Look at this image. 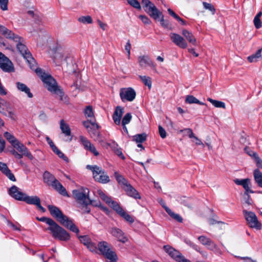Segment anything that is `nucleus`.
Returning a JSON list of instances; mask_svg holds the SVG:
<instances>
[{"label":"nucleus","instance_id":"nucleus-36","mask_svg":"<svg viewBox=\"0 0 262 262\" xmlns=\"http://www.w3.org/2000/svg\"><path fill=\"white\" fill-rule=\"evenodd\" d=\"M10 104L5 100L0 98V113L5 116L7 115L5 111H8Z\"/></svg>","mask_w":262,"mask_h":262},{"label":"nucleus","instance_id":"nucleus-64","mask_svg":"<svg viewBox=\"0 0 262 262\" xmlns=\"http://www.w3.org/2000/svg\"><path fill=\"white\" fill-rule=\"evenodd\" d=\"M9 168L5 163L0 162V170L4 173Z\"/></svg>","mask_w":262,"mask_h":262},{"label":"nucleus","instance_id":"nucleus-24","mask_svg":"<svg viewBox=\"0 0 262 262\" xmlns=\"http://www.w3.org/2000/svg\"><path fill=\"white\" fill-rule=\"evenodd\" d=\"M83 114L85 117L87 119V120L85 121H88L91 122V124H94L96 121L94 113L93 112V107L91 105L86 106L84 110Z\"/></svg>","mask_w":262,"mask_h":262},{"label":"nucleus","instance_id":"nucleus-57","mask_svg":"<svg viewBox=\"0 0 262 262\" xmlns=\"http://www.w3.org/2000/svg\"><path fill=\"white\" fill-rule=\"evenodd\" d=\"M89 204L93 205V206L99 207L101 205V202L99 201L91 200L89 198L88 200Z\"/></svg>","mask_w":262,"mask_h":262},{"label":"nucleus","instance_id":"nucleus-30","mask_svg":"<svg viewBox=\"0 0 262 262\" xmlns=\"http://www.w3.org/2000/svg\"><path fill=\"white\" fill-rule=\"evenodd\" d=\"M16 85L17 89L19 91L24 92L29 98H31L33 97V94L31 93L30 89L26 84L20 82H17Z\"/></svg>","mask_w":262,"mask_h":262},{"label":"nucleus","instance_id":"nucleus-23","mask_svg":"<svg viewBox=\"0 0 262 262\" xmlns=\"http://www.w3.org/2000/svg\"><path fill=\"white\" fill-rule=\"evenodd\" d=\"M53 57L54 60L57 62H60L67 59L68 58V54L64 50L59 48L55 51Z\"/></svg>","mask_w":262,"mask_h":262},{"label":"nucleus","instance_id":"nucleus-55","mask_svg":"<svg viewBox=\"0 0 262 262\" xmlns=\"http://www.w3.org/2000/svg\"><path fill=\"white\" fill-rule=\"evenodd\" d=\"M158 128L160 137L162 139L165 138L167 136V134L165 130L161 125H159Z\"/></svg>","mask_w":262,"mask_h":262},{"label":"nucleus","instance_id":"nucleus-8","mask_svg":"<svg viewBox=\"0 0 262 262\" xmlns=\"http://www.w3.org/2000/svg\"><path fill=\"white\" fill-rule=\"evenodd\" d=\"M243 212L247 224L250 228L256 229H261L262 225L258 221L256 214L253 212L248 211L246 210H244Z\"/></svg>","mask_w":262,"mask_h":262},{"label":"nucleus","instance_id":"nucleus-20","mask_svg":"<svg viewBox=\"0 0 262 262\" xmlns=\"http://www.w3.org/2000/svg\"><path fill=\"white\" fill-rule=\"evenodd\" d=\"M110 233L117 240L122 243H125L128 241L127 237L122 230L116 227L112 228L110 231Z\"/></svg>","mask_w":262,"mask_h":262},{"label":"nucleus","instance_id":"nucleus-28","mask_svg":"<svg viewBox=\"0 0 262 262\" xmlns=\"http://www.w3.org/2000/svg\"><path fill=\"white\" fill-rule=\"evenodd\" d=\"M97 193L100 198L107 203L113 209L115 208V206L118 203L114 201H113L111 198L107 196L101 190H98Z\"/></svg>","mask_w":262,"mask_h":262},{"label":"nucleus","instance_id":"nucleus-22","mask_svg":"<svg viewBox=\"0 0 262 262\" xmlns=\"http://www.w3.org/2000/svg\"><path fill=\"white\" fill-rule=\"evenodd\" d=\"M9 194L12 198L18 201H21L25 193L21 191L19 188L15 185H13L9 188Z\"/></svg>","mask_w":262,"mask_h":262},{"label":"nucleus","instance_id":"nucleus-13","mask_svg":"<svg viewBox=\"0 0 262 262\" xmlns=\"http://www.w3.org/2000/svg\"><path fill=\"white\" fill-rule=\"evenodd\" d=\"M120 97L123 102L133 101L136 96L135 91L132 88H121L120 90Z\"/></svg>","mask_w":262,"mask_h":262},{"label":"nucleus","instance_id":"nucleus-3","mask_svg":"<svg viewBox=\"0 0 262 262\" xmlns=\"http://www.w3.org/2000/svg\"><path fill=\"white\" fill-rule=\"evenodd\" d=\"M38 220L40 221L45 222L49 226L46 228V230L50 231L54 238L62 241H67L70 239V234L52 219L42 217L39 219H38Z\"/></svg>","mask_w":262,"mask_h":262},{"label":"nucleus","instance_id":"nucleus-37","mask_svg":"<svg viewBox=\"0 0 262 262\" xmlns=\"http://www.w3.org/2000/svg\"><path fill=\"white\" fill-rule=\"evenodd\" d=\"M185 102L189 104L196 103L202 105H205V103L200 101L192 95H187L186 97Z\"/></svg>","mask_w":262,"mask_h":262},{"label":"nucleus","instance_id":"nucleus-2","mask_svg":"<svg viewBox=\"0 0 262 262\" xmlns=\"http://www.w3.org/2000/svg\"><path fill=\"white\" fill-rule=\"evenodd\" d=\"M34 70L38 76L40 77L44 83L45 87L52 94L57 95L60 101H63L65 103H68L69 100L68 97L65 95L62 90L58 86L56 81L51 75L43 72L40 68L36 67Z\"/></svg>","mask_w":262,"mask_h":262},{"label":"nucleus","instance_id":"nucleus-9","mask_svg":"<svg viewBox=\"0 0 262 262\" xmlns=\"http://www.w3.org/2000/svg\"><path fill=\"white\" fill-rule=\"evenodd\" d=\"M72 194L76 201L81 205L88 204L89 190L87 188L82 187L79 189L73 190Z\"/></svg>","mask_w":262,"mask_h":262},{"label":"nucleus","instance_id":"nucleus-51","mask_svg":"<svg viewBox=\"0 0 262 262\" xmlns=\"http://www.w3.org/2000/svg\"><path fill=\"white\" fill-rule=\"evenodd\" d=\"M9 0H0V7L3 11L8 10V4Z\"/></svg>","mask_w":262,"mask_h":262},{"label":"nucleus","instance_id":"nucleus-26","mask_svg":"<svg viewBox=\"0 0 262 262\" xmlns=\"http://www.w3.org/2000/svg\"><path fill=\"white\" fill-rule=\"evenodd\" d=\"M124 190L126 192L127 194L135 199H140L141 196L138 192L129 184L125 185L123 187Z\"/></svg>","mask_w":262,"mask_h":262},{"label":"nucleus","instance_id":"nucleus-25","mask_svg":"<svg viewBox=\"0 0 262 262\" xmlns=\"http://www.w3.org/2000/svg\"><path fill=\"white\" fill-rule=\"evenodd\" d=\"M234 182L237 185H241L244 188L246 193L247 192L253 193L254 191L250 189V180L249 179H236L234 180Z\"/></svg>","mask_w":262,"mask_h":262},{"label":"nucleus","instance_id":"nucleus-54","mask_svg":"<svg viewBox=\"0 0 262 262\" xmlns=\"http://www.w3.org/2000/svg\"><path fill=\"white\" fill-rule=\"evenodd\" d=\"M160 23L161 26L164 28H169L170 27V24L167 20L164 19L163 16H162L160 19Z\"/></svg>","mask_w":262,"mask_h":262},{"label":"nucleus","instance_id":"nucleus-34","mask_svg":"<svg viewBox=\"0 0 262 262\" xmlns=\"http://www.w3.org/2000/svg\"><path fill=\"white\" fill-rule=\"evenodd\" d=\"M261 51L262 49H258L255 54L247 57V60L250 62H256L258 61L261 57Z\"/></svg>","mask_w":262,"mask_h":262},{"label":"nucleus","instance_id":"nucleus-21","mask_svg":"<svg viewBox=\"0 0 262 262\" xmlns=\"http://www.w3.org/2000/svg\"><path fill=\"white\" fill-rule=\"evenodd\" d=\"M115 208L114 210L122 217H123L126 221L129 222V223H133L134 222V219L133 217L126 213L123 209L120 206V205L116 204V206H114Z\"/></svg>","mask_w":262,"mask_h":262},{"label":"nucleus","instance_id":"nucleus-63","mask_svg":"<svg viewBox=\"0 0 262 262\" xmlns=\"http://www.w3.org/2000/svg\"><path fill=\"white\" fill-rule=\"evenodd\" d=\"M167 11H168L169 14L171 16L173 17L176 19H177V20L180 19V17L177 14H176L171 9H170V8L168 9Z\"/></svg>","mask_w":262,"mask_h":262},{"label":"nucleus","instance_id":"nucleus-47","mask_svg":"<svg viewBox=\"0 0 262 262\" xmlns=\"http://www.w3.org/2000/svg\"><path fill=\"white\" fill-rule=\"evenodd\" d=\"M203 5L205 9H208L210 11L212 14H215V9L212 4L204 2H203Z\"/></svg>","mask_w":262,"mask_h":262},{"label":"nucleus","instance_id":"nucleus-4","mask_svg":"<svg viewBox=\"0 0 262 262\" xmlns=\"http://www.w3.org/2000/svg\"><path fill=\"white\" fill-rule=\"evenodd\" d=\"M48 208L51 214L63 226L70 231L78 234L79 232L78 228L73 223L68 216L64 215L61 211L56 206L48 205Z\"/></svg>","mask_w":262,"mask_h":262},{"label":"nucleus","instance_id":"nucleus-16","mask_svg":"<svg viewBox=\"0 0 262 262\" xmlns=\"http://www.w3.org/2000/svg\"><path fill=\"white\" fill-rule=\"evenodd\" d=\"M138 61L140 67L142 68H145L147 66L150 67L151 68L157 72L156 64L154 63L149 57L147 55L140 56L138 58Z\"/></svg>","mask_w":262,"mask_h":262},{"label":"nucleus","instance_id":"nucleus-50","mask_svg":"<svg viewBox=\"0 0 262 262\" xmlns=\"http://www.w3.org/2000/svg\"><path fill=\"white\" fill-rule=\"evenodd\" d=\"M249 192H247V193H246V192H245L244 193L245 203L248 206L251 205L253 203V201L250 198V196L249 195Z\"/></svg>","mask_w":262,"mask_h":262},{"label":"nucleus","instance_id":"nucleus-12","mask_svg":"<svg viewBox=\"0 0 262 262\" xmlns=\"http://www.w3.org/2000/svg\"><path fill=\"white\" fill-rule=\"evenodd\" d=\"M82 124L86 128L91 138H93L95 141L98 140L100 135L99 132V126L96 122L95 121V123L93 124H91V122L88 121H83Z\"/></svg>","mask_w":262,"mask_h":262},{"label":"nucleus","instance_id":"nucleus-45","mask_svg":"<svg viewBox=\"0 0 262 262\" xmlns=\"http://www.w3.org/2000/svg\"><path fill=\"white\" fill-rule=\"evenodd\" d=\"M115 176L116 179L117 181H118V182L119 184H121L123 185L124 187L125 186V185L128 184L126 180L122 176L118 174L117 172H116L115 173Z\"/></svg>","mask_w":262,"mask_h":262},{"label":"nucleus","instance_id":"nucleus-43","mask_svg":"<svg viewBox=\"0 0 262 262\" xmlns=\"http://www.w3.org/2000/svg\"><path fill=\"white\" fill-rule=\"evenodd\" d=\"M78 20L84 24H90L93 23V19L89 15L80 16L78 18Z\"/></svg>","mask_w":262,"mask_h":262},{"label":"nucleus","instance_id":"nucleus-14","mask_svg":"<svg viewBox=\"0 0 262 262\" xmlns=\"http://www.w3.org/2000/svg\"><path fill=\"white\" fill-rule=\"evenodd\" d=\"M0 68L5 72L11 73L14 71V67L11 61L1 52Z\"/></svg>","mask_w":262,"mask_h":262},{"label":"nucleus","instance_id":"nucleus-61","mask_svg":"<svg viewBox=\"0 0 262 262\" xmlns=\"http://www.w3.org/2000/svg\"><path fill=\"white\" fill-rule=\"evenodd\" d=\"M46 139L48 143L49 144L50 146L51 147L52 150L54 149H56V146H55L52 140L49 137H46Z\"/></svg>","mask_w":262,"mask_h":262},{"label":"nucleus","instance_id":"nucleus-48","mask_svg":"<svg viewBox=\"0 0 262 262\" xmlns=\"http://www.w3.org/2000/svg\"><path fill=\"white\" fill-rule=\"evenodd\" d=\"M128 3L135 8L141 9L140 3L137 0H127Z\"/></svg>","mask_w":262,"mask_h":262},{"label":"nucleus","instance_id":"nucleus-42","mask_svg":"<svg viewBox=\"0 0 262 262\" xmlns=\"http://www.w3.org/2000/svg\"><path fill=\"white\" fill-rule=\"evenodd\" d=\"M262 15V12H258L254 17L253 23L256 29H259L261 27V23L260 17Z\"/></svg>","mask_w":262,"mask_h":262},{"label":"nucleus","instance_id":"nucleus-49","mask_svg":"<svg viewBox=\"0 0 262 262\" xmlns=\"http://www.w3.org/2000/svg\"><path fill=\"white\" fill-rule=\"evenodd\" d=\"M53 151L58 156L63 159L66 161H68V158L66 157L64 154H63L58 148L56 147V149H53Z\"/></svg>","mask_w":262,"mask_h":262},{"label":"nucleus","instance_id":"nucleus-62","mask_svg":"<svg viewBox=\"0 0 262 262\" xmlns=\"http://www.w3.org/2000/svg\"><path fill=\"white\" fill-rule=\"evenodd\" d=\"M8 141L11 143L13 147H14V145H15L19 142V141L14 136H13L10 139L8 140Z\"/></svg>","mask_w":262,"mask_h":262},{"label":"nucleus","instance_id":"nucleus-33","mask_svg":"<svg viewBox=\"0 0 262 262\" xmlns=\"http://www.w3.org/2000/svg\"><path fill=\"white\" fill-rule=\"evenodd\" d=\"M60 128L63 134L66 136H70L71 134V129L69 125L62 119L60 121Z\"/></svg>","mask_w":262,"mask_h":262},{"label":"nucleus","instance_id":"nucleus-59","mask_svg":"<svg viewBox=\"0 0 262 262\" xmlns=\"http://www.w3.org/2000/svg\"><path fill=\"white\" fill-rule=\"evenodd\" d=\"M130 49H131V44L130 43L129 40H128V41L126 42V43L125 46V50L127 52V56H128V58H129V57H130Z\"/></svg>","mask_w":262,"mask_h":262},{"label":"nucleus","instance_id":"nucleus-53","mask_svg":"<svg viewBox=\"0 0 262 262\" xmlns=\"http://www.w3.org/2000/svg\"><path fill=\"white\" fill-rule=\"evenodd\" d=\"M4 174L12 181H15L16 179L14 176V174L11 172V170L9 169H8L7 171H5Z\"/></svg>","mask_w":262,"mask_h":262},{"label":"nucleus","instance_id":"nucleus-6","mask_svg":"<svg viewBox=\"0 0 262 262\" xmlns=\"http://www.w3.org/2000/svg\"><path fill=\"white\" fill-rule=\"evenodd\" d=\"M97 246L100 253L110 260L107 262H117V255L110 244L102 241L98 243Z\"/></svg>","mask_w":262,"mask_h":262},{"label":"nucleus","instance_id":"nucleus-7","mask_svg":"<svg viewBox=\"0 0 262 262\" xmlns=\"http://www.w3.org/2000/svg\"><path fill=\"white\" fill-rule=\"evenodd\" d=\"M86 168L92 171L95 181L102 184H106L110 181L109 177L101 167L97 165H88Z\"/></svg>","mask_w":262,"mask_h":262},{"label":"nucleus","instance_id":"nucleus-1","mask_svg":"<svg viewBox=\"0 0 262 262\" xmlns=\"http://www.w3.org/2000/svg\"><path fill=\"white\" fill-rule=\"evenodd\" d=\"M0 33L5 37L13 40L16 43L17 51L21 54L26 60L30 68L33 70L36 67V62L32 57L30 52L24 44L23 38L15 34L11 30H9L4 26L0 25Z\"/></svg>","mask_w":262,"mask_h":262},{"label":"nucleus","instance_id":"nucleus-35","mask_svg":"<svg viewBox=\"0 0 262 262\" xmlns=\"http://www.w3.org/2000/svg\"><path fill=\"white\" fill-rule=\"evenodd\" d=\"M163 208L165 209L166 212L174 220H176L179 223H182L183 221L182 217L178 214H176L166 206H163Z\"/></svg>","mask_w":262,"mask_h":262},{"label":"nucleus","instance_id":"nucleus-15","mask_svg":"<svg viewBox=\"0 0 262 262\" xmlns=\"http://www.w3.org/2000/svg\"><path fill=\"white\" fill-rule=\"evenodd\" d=\"M142 4L144 7L148 8V13L155 19H157L162 15V13L149 0H142Z\"/></svg>","mask_w":262,"mask_h":262},{"label":"nucleus","instance_id":"nucleus-58","mask_svg":"<svg viewBox=\"0 0 262 262\" xmlns=\"http://www.w3.org/2000/svg\"><path fill=\"white\" fill-rule=\"evenodd\" d=\"M183 131H185L187 132V134L190 138H193L194 137H195V135H194L191 129L185 128L184 129L180 130L181 132H183Z\"/></svg>","mask_w":262,"mask_h":262},{"label":"nucleus","instance_id":"nucleus-39","mask_svg":"<svg viewBox=\"0 0 262 262\" xmlns=\"http://www.w3.org/2000/svg\"><path fill=\"white\" fill-rule=\"evenodd\" d=\"M207 100L209 101L215 107L225 108V103L222 101L213 100L210 98H208Z\"/></svg>","mask_w":262,"mask_h":262},{"label":"nucleus","instance_id":"nucleus-17","mask_svg":"<svg viewBox=\"0 0 262 262\" xmlns=\"http://www.w3.org/2000/svg\"><path fill=\"white\" fill-rule=\"evenodd\" d=\"M78 238L81 243L85 246L91 252H97V246L93 243L91 238L88 235H79L78 236Z\"/></svg>","mask_w":262,"mask_h":262},{"label":"nucleus","instance_id":"nucleus-46","mask_svg":"<svg viewBox=\"0 0 262 262\" xmlns=\"http://www.w3.org/2000/svg\"><path fill=\"white\" fill-rule=\"evenodd\" d=\"M132 116L130 113H128L126 114L123 117L121 123L122 125L128 124L131 121Z\"/></svg>","mask_w":262,"mask_h":262},{"label":"nucleus","instance_id":"nucleus-32","mask_svg":"<svg viewBox=\"0 0 262 262\" xmlns=\"http://www.w3.org/2000/svg\"><path fill=\"white\" fill-rule=\"evenodd\" d=\"M27 14L36 23L39 24L41 22V18L40 14L37 11L29 10L27 12Z\"/></svg>","mask_w":262,"mask_h":262},{"label":"nucleus","instance_id":"nucleus-31","mask_svg":"<svg viewBox=\"0 0 262 262\" xmlns=\"http://www.w3.org/2000/svg\"><path fill=\"white\" fill-rule=\"evenodd\" d=\"M182 34L188 42L193 45H196V40L192 33L187 30L182 31Z\"/></svg>","mask_w":262,"mask_h":262},{"label":"nucleus","instance_id":"nucleus-44","mask_svg":"<svg viewBox=\"0 0 262 262\" xmlns=\"http://www.w3.org/2000/svg\"><path fill=\"white\" fill-rule=\"evenodd\" d=\"M13 147L16 148L19 152H21L22 155L28 149V148L19 141L15 145H14Z\"/></svg>","mask_w":262,"mask_h":262},{"label":"nucleus","instance_id":"nucleus-29","mask_svg":"<svg viewBox=\"0 0 262 262\" xmlns=\"http://www.w3.org/2000/svg\"><path fill=\"white\" fill-rule=\"evenodd\" d=\"M21 201H24L28 204L36 205L38 202H40V199L36 195L29 196L25 193Z\"/></svg>","mask_w":262,"mask_h":262},{"label":"nucleus","instance_id":"nucleus-60","mask_svg":"<svg viewBox=\"0 0 262 262\" xmlns=\"http://www.w3.org/2000/svg\"><path fill=\"white\" fill-rule=\"evenodd\" d=\"M10 152L16 158L18 159H20L23 158V155L18 153L15 149L11 150Z\"/></svg>","mask_w":262,"mask_h":262},{"label":"nucleus","instance_id":"nucleus-52","mask_svg":"<svg viewBox=\"0 0 262 262\" xmlns=\"http://www.w3.org/2000/svg\"><path fill=\"white\" fill-rule=\"evenodd\" d=\"M253 155L257 166L259 168H262V160L259 158L257 153H253Z\"/></svg>","mask_w":262,"mask_h":262},{"label":"nucleus","instance_id":"nucleus-38","mask_svg":"<svg viewBox=\"0 0 262 262\" xmlns=\"http://www.w3.org/2000/svg\"><path fill=\"white\" fill-rule=\"evenodd\" d=\"M254 179L258 185L262 187V173L258 169H255L253 173Z\"/></svg>","mask_w":262,"mask_h":262},{"label":"nucleus","instance_id":"nucleus-19","mask_svg":"<svg viewBox=\"0 0 262 262\" xmlns=\"http://www.w3.org/2000/svg\"><path fill=\"white\" fill-rule=\"evenodd\" d=\"M79 140L85 149L89 150L96 156L99 155V154L94 145L86 137L80 136L79 137Z\"/></svg>","mask_w":262,"mask_h":262},{"label":"nucleus","instance_id":"nucleus-27","mask_svg":"<svg viewBox=\"0 0 262 262\" xmlns=\"http://www.w3.org/2000/svg\"><path fill=\"white\" fill-rule=\"evenodd\" d=\"M123 113L124 109L123 107L119 106L116 107L113 115V119L116 124L119 125L120 124Z\"/></svg>","mask_w":262,"mask_h":262},{"label":"nucleus","instance_id":"nucleus-5","mask_svg":"<svg viewBox=\"0 0 262 262\" xmlns=\"http://www.w3.org/2000/svg\"><path fill=\"white\" fill-rule=\"evenodd\" d=\"M43 179L45 183L52 186L60 194L63 196H69L66 188L50 172L46 171L43 174Z\"/></svg>","mask_w":262,"mask_h":262},{"label":"nucleus","instance_id":"nucleus-11","mask_svg":"<svg viewBox=\"0 0 262 262\" xmlns=\"http://www.w3.org/2000/svg\"><path fill=\"white\" fill-rule=\"evenodd\" d=\"M198 239L208 250L213 251L216 254H222L221 250L210 238L206 236L202 235L198 237Z\"/></svg>","mask_w":262,"mask_h":262},{"label":"nucleus","instance_id":"nucleus-10","mask_svg":"<svg viewBox=\"0 0 262 262\" xmlns=\"http://www.w3.org/2000/svg\"><path fill=\"white\" fill-rule=\"evenodd\" d=\"M164 251L174 260L177 262H191L178 250H176L169 245H165L163 247Z\"/></svg>","mask_w":262,"mask_h":262},{"label":"nucleus","instance_id":"nucleus-40","mask_svg":"<svg viewBox=\"0 0 262 262\" xmlns=\"http://www.w3.org/2000/svg\"><path fill=\"white\" fill-rule=\"evenodd\" d=\"M147 135L145 133L137 134L133 136V140L137 143H142L146 140Z\"/></svg>","mask_w":262,"mask_h":262},{"label":"nucleus","instance_id":"nucleus-41","mask_svg":"<svg viewBox=\"0 0 262 262\" xmlns=\"http://www.w3.org/2000/svg\"><path fill=\"white\" fill-rule=\"evenodd\" d=\"M139 77L141 79V80L143 82V83L146 85L147 86L149 89H150L151 88V79L149 76H142L139 75Z\"/></svg>","mask_w":262,"mask_h":262},{"label":"nucleus","instance_id":"nucleus-56","mask_svg":"<svg viewBox=\"0 0 262 262\" xmlns=\"http://www.w3.org/2000/svg\"><path fill=\"white\" fill-rule=\"evenodd\" d=\"M139 17L144 24H149L151 23L150 20L145 15H140Z\"/></svg>","mask_w":262,"mask_h":262},{"label":"nucleus","instance_id":"nucleus-18","mask_svg":"<svg viewBox=\"0 0 262 262\" xmlns=\"http://www.w3.org/2000/svg\"><path fill=\"white\" fill-rule=\"evenodd\" d=\"M170 38L172 41L177 46L182 49H185L187 47V43L185 39L178 34L171 33Z\"/></svg>","mask_w":262,"mask_h":262}]
</instances>
